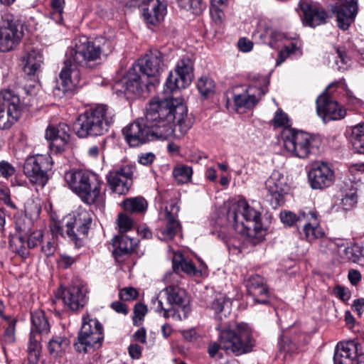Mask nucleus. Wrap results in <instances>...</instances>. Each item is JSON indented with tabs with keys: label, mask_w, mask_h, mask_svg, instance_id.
<instances>
[{
	"label": "nucleus",
	"mask_w": 364,
	"mask_h": 364,
	"mask_svg": "<svg viewBox=\"0 0 364 364\" xmlns=\"http://www.w3.org/2000/svg\"><path fill=\"white\" fill-rule=\"evenodd\" d=\"M144 119L159 134L160 139H167L174 133V121L180 132L186 134L191 128L187 108L180 98H152L146 107Z\"/></svg>",
	"instance_id": "1"
},
{
	"label": "nucleus",
	"mask_w": 364,
	"mask_h": 364,
	"mask_svg": "<svg viewBox=\"0 0 364 364\" xmlns=\"http://www.w3.org/2000/svg\"><path fill=\"white\" fill-rule=\"evenodd\" d=\"M102 53V49L98 40L90 41L84 36L75 38L67 53L69 57L60 73V85L54 90V94L63 97L80 85V71L71 63V59L76 64L87 66L90 62L100 59Z\"/></svg>",
	"instance_id": "2"
},
{
	"label": "nucleus",
	"mask_w": 364,
	"mask_h": 364,
	"mask_svg": "<svg viewBox=\"0 0 364 364\" xmlns=\"http://www.w3.org/2000/svg\"><path fill=\"white\" fill-rule=\"evenodd\" d=\"M116 119L114 110L100 104L80 114L75 124V130L80 138L101 136L107 132Z\"/></svg>",
	"instance_id": "3"
},
{
	"label": "nucleus",
	"mask_w": 364,
	"mask_h": 364,
	"mask_svg": "<svg viewBox=\"0 0 364 364\" xmlns=\"http://www.w3.org/2000/svg\"><path fill=\"white\" fill-rule=\"evenodd\" d=\"M216 328L219 331L218 341L225 351L238 356L252 350L255 341L247 323L220 322Z\"/></svg>",
	"instance_id": "4"
},
{
	"label": "nucleus",
	"mask_w": 364,
	"mask_h": 364,
	"mask_svg": "<svg viewBox=\"0 0 364 364\" xmlns=\"http://www.w3.org/2000/svg\"><path fill=\"white\" fill-rule=\"evenodd\" d=\"M281 137L285 150L301 159L316 154L321 145L319 136L292 128L284 129Z\"/></svg>",
	"instance_id": "5"
},
{
	"label": "nucleus",
	"mask_w": 364,
	"mask_h": 364,
	"mask_svg": "<svg viewBox=\"0 0 364 364\" xmlns=\"http://www.w3.org/2000/svg\"><path fill=\"white\" fill-rule=\"evenodd\" d=\"M65 179L84 203L93 204L100 197L102 182L95 174L84 170H71L65 173Z\"/></svg>",
	"instance_id": "6"
},
{
	"label": "nucleus",
	"mask_w": 364,
	"mask_h": 364,
	"mask_svg": "<svg viewBox=\"0 0 364 364\" xmlns=\"http://www.w3.org/2000/svg\"><path fill=\"white\" fill-rule=\"evenodd\" d=\"M227 218L235 229L242 234L250 235L252 231L257 233L262 229L260 213L244 199L232 205Z\"/></svg>",
	"instance_id": "7"
},
{
	"label": "nucleus",
	"mask_w": 364,
	"mask_h": 364,
	"mask_svg": "<svg viewBox=\"0 0 364 364\" xmlns=\"http://www.w3.org/2000/svg\"><path fill=\"white\" fill-rule=\"evenodd\" d=\"M104 339L103 327L100 321L86 314L82 316V323L74 343L75 348L80 353H88L102 346Z\"/></svg>",
	"instance_id": "8"
},
{
	"label": "nucleus",
	"mask_w": 364,
	"mask_h": 364,
	"mask_svg": "<svg viewBox=\"0 0 364 364\" xmlns=\"http://www.w3.org/2000/svg\"><path fill=\"white\" fill-rule=\"evenodd\" d=\"M188 302L184 289L176 285H168L160 291L159 296L154 301V305L156 311L163 313V316L168 318L176 316L174 306L186 311Z\"/></svg>",
	"instance_id": "9"
},
{
	"label": "nucleus",
	"mask_w": 364,
	"mask_h": 364,
	"mask_svg": "<svg viewBox=\"0 0 364 364\" xmlns=\"http://www.w3.org/2000/svg\"><path fill=\"white\" fill-rule=\"evenodd\" d=\"M64 220H65V228L67 236L75 243L76 247H81L82 240L88 235L92 222V214L85 209L79 208Z\"/></svg>",
	"instance_id": "10"
},
{
	"label": "nucleus",
	"mask_w": 364,
	"mask_h": 364,
	"mask_svg": "<svg viewBox=\"0 0 364 364\" xmlns=\"http://www.w3.org/2000/svg\"><path fill=\"white\" fill-rule=\"evenodd\" d=\"M193 77V61L188 55H184L178 61L174 71L170 72L165 83V91L173 93L184 89Z\"/></svg>",
	"instance_id": "11"
},
{
	"label": "nucleus",
	"mask_w": 364,
	"mask_h": 364,
	"mask_svg": "<svg viewBox=\"0 0 364 364\" xmlns=\"http://www.w3.org/2000/svg\"><path fill=\"white\" fill-rule=\"evenodd\" d=\"M20 99L13 91L0 92V129H9L20 118Z\"/></svg>",
	"instance_id": "12"
},
{
	"label": "nucleus",
	"mask_w": 364,
	"mask_h": 364,
	"mask_svg": "<svg viewBox=\"0 0 364 364\" xmlns=\"http://www.w3.org/2000/svg\"><path fill=\"white\" fill-rule=\"evenodd\" d=\"M52 164L50 156L43 154L31 156L24 163L23 173L32 183L43 187L48 181L47 171L51 168Z\"/></svg>",
	"instance_id": "13"
},
{
	"label": "nucleus",
	"mask_w": 364,
	"mask_h": 364,
	"mask_svg": "<svg viewBox=\"0 0 364 364\" xmlns=\"http://www.w3.org/2000/svg\"><path fill=\"white\" fill-rule=\"evenodd\" d=\"M122 133L126 141L132 147L139 146L148 141L160 139L159 134L148 124L144 118L139 119L124 127Z\"/></svg>",
	"instance_id": "14"
},
{
	"label": "nucleus",
	"mask_w": 364,
	"mask_h": 364,
	"mask_svg": "<svg viewBox=\"0 0 364 364\" xmlns=\"http://www.w3.org/2000/svg\"><path fill=\"white\" fill-rule=\"evenodd\" d=\"M332 83L316 99V112L324 122L340 120L346 115V110L330 95L328 90L336 85Z\"/></svg>",
	"instance_id": "15"
},
{
	"label": "nucleus",
	"mask_w": 364,
	"mask_h": 364,
	"mask_svg": "<svg viewBox=\"0 0 364 364\" xmlns=\"http://www.w3.org/2000/svg\"><path fill=\"white\" fill-rule=\"evenodd\" d=\"M23 36L22 26L15 20L4 18L0 22V52L14 50Z\"/></svg>",
	"instance_id": "16"
},
{
	"label": "nucleus",
	"mask_w": 364,
	"mask_h": 364,
	"mask_svg": "<svg viewBox=\"0 0 364 364\" xmlns=\"http://www.w3.org/2000/svg\"><path fill=\"white\" fill-rule=\"evenodd\" d=\"M141 73L149 80V83L156 85L159 82L158 77L164 70L163 55L159 50H154L146 54L140 59L136 65Z\"/></svg>",
	"instance_id": "17"
},
{
	"label": "nucleus",
	"mask_w": 364,
	"mask_h": 364,
	"mask_svg": "<svg viewBox=\"0 0 364 364\" xmlns=\"http://www.w3.org/2000/svg\"><path fill=\"white\" fill-rule=\"evenodd\" d=\"M117 85L124 88L123 92L125 95L134 96H141L144 92H149L151 87L155 86L149 83V80H146L144 75L137 73L136 67L131 68Z\"/></svg>",
	"instance_id": "18"
},
{
	"label": "nucleus",
	"mask_w": 364,
	"mask_h": 364,
	"mask_svg": "<svg viewBox=\"0 0 364 364\" xmlns=\"http://www.w3.org/2000/svg\"><path fill=\"white\" fill-rule=\"evenodd\" d=\"M134 170L132 165H125L110 171L106 178L111 190L119 195L126 194L132 184Z\"/></svg>",
	"instance_id": "19"
},
{
	"label": "nucleus",
	"mask_w": 364,
	"mask_h": 364,
	"mask_svg": "<svg viewBox=\"0 0 364 364\" xmlns=\"http://www.w3.org/2000/svg\"><path fill=\"white\" fill-rule=\"evenodd\" d=\"M16 229L18 231L10 240V247L14 252H16L23 258L29 255L28 249H33L41 243L43 234L41 230H36L29 235L25 239L21 232H25L18 224H16Z\"/></svg>",
	"instance_id": "20"
},
{
	"label": "nucleus",
	"mask_w": 364,
	"mask_h": 364,
	"mask_svg": "<svg viewBox=\"0 0 364 364\" xmlns=\"http://www.w3.org/2000/svg\"><path fill=\"white\" fill-rule=\"evenodd\" d=\"M266 188L269 193V203L274 209L284 202V196L289 191L287 178L278 171H274L265 182Z\"/></svg>",
	"instance_id": "21"
},
{
	"label": "nucleus",
	"mask_w": 364,
	"mask_h": 364,
	"mask_svg": "<svg viewBox=\"0 0 364 364\" xmlns=\"http://www.w3.org/2000/svg\"><path fill=\"white\" fill-rule=\"evenodd\" d=\"M308 178L313 189H323L332 184L334 174L327 163L316 161L312 164Z\"/></svg>",
	"instance_id": "22"
},
{
	"label": "nucleus",
	"mask_w": 364,
	"mask_h": 364,
	"mask_svg": "<svg viewBox=\"0 0 364 364\" xmlns=\"http://www.w3.org/2000/svg\"><path fill=\"white\" fill-rule=\"evenodd\" d=\"M70 127L65 123L57 127L48 126L46 139L50 141L49 147L52 154L61 153L65 150L70 139Z\"/></svg>",
	"instance_id": "23"
},
{
	"label": "nucleus",
	"mask_w": 364,
	"mask_h": 364,
	"mask_svg": "<svg viewBox=\"0 0 364 364\" xmlns=\"http://www.w3.org/2000/svg\"><path fill=\"white\" fill-rule=\"evenodd\" d=\"M178 211L179 207L175 203H171L168 207L165 208L166 225L156 230L159 239L161 240H171L179 232L181 225L177 220Z\"/></svg>",
	"instance_id": "24"
},
{
	"label": "nucleus",
	"mask_w": 364,
	"mask_h": 364,
	"mask_svg": "<svg viewBox=\"0 0 364 364\" xmlns=\"http://www.w3.org/2000/svg\"><path fill=\"white\" fill-rule=\"evenodd\" d=\"M62 301L72 311H78L87 303L86 291L80 285H71L62 292Z\"/></svg>",
	"instance_id": "25"
},
{
	"label": "nucleus",
	"mask_w": 364,
	"mask_h": 364,
	"mask_svg": "<svg viewBox=\"0 0 364 364\" xmlns=\"http://www.w3.org/2000/svg\"><path fill=\"white\" fill-rule=\"evenodd\" d=\"M141 4L143 16L146 23L155 25L163 20L166 14L165 6L159 0H137Z\"/></svg>",
	"instance_id": "26"
},
{
	"label": "nucleus",
	"mask_w": 364,
	"mask_h": 364,
	"mask_svg": "<svg viewBox=\"0 0 364 364\" xmlns=\"http://www.w3.org/2000/svg\"><path fill=\"white\" fill-rule=\"evenodd\" d=\"M358 346L353 341L338 343L336 347L334 364H353L354 359H358Z\"/></svg>",
	"instance_id": "27"
},
{
	"label": "nucleus",
	"mask_w": 364,
	"mask_h": 364,
	"mask_svg": "<svg viewBox=\"0 0 364 364\" xmlns=\"http://www.w3.org/2000/svg\"><path fill=\"white\" fill-rule=\"evenodd\" d=\"M299 6L302 12L304 23L306 25L315 27L326 22L328 15L324 9L311 5L306 1L301 2Z\"/></svg>",
	"instance_id": "28"
},
{
	"label": "nucleus",
	"mask_w": 364,
	"mask_h": 364,
	"mask_svg": "<svg viewBox=\"0 0 364 364\" xmlns=\"http://www.w3.org/2000/svg\"><path fill=\"white\" fill-rule=\"evenodd\" d=\"M267 87L256 88L254 92L252 89H249L247 93L236 95L234 96V104L236 109H252L262 96L267 92Z\"/></svg>",
	"instance_id": "29"
},
{
	"label": "nucleus",
	"mask_w": 364,
	"mask_h": 364,
	"mask_svg": "<svg viewBox=\"0 0 364 364\" xmlns=\"http://www.w3.org/2000/svg\"><path fill=\"white\" fill-rule=\"evenodd\" d=\"M210 308L214 311L215 318L220 322H230L228 316L230 314L232 301L226 295L217 294L210 304Z\"/></svg>",
	"instance_id": "30"
},
{
	"label": "nucleus",
	"mask_w": 364,
	"mask_h": 364,
	"mask_svg": "<svg viewBox=\"0 0 364 364\" xmlns=\"http://www.w3.org/2000/svg\"><path fill=\"white\" fill-rule=\"evenodd\" d=\"M306 215V218L303 220L301 226L302 225L304 238L311 242L317 238L321 237L323 232L319 226L316 213L309 210Z\"/></svg>",
	"instance_id": "31"
},
{
	"label": "nucleus",
	"mask_w": 364,
	"mask_h": 364,
	"mask_svg": "<svg viewBox=\"0 0 364 364\" xmlns=\"http://www.w3.org/2000/svg\"><path fill=\"white\" fill-rule=\"evenodd\" d=\"M31 320L30 336L34 334L37 338H41V335H48L50 333V326L43 311L37 310L31 312Z\"/></svg>",
	"instance_id": "32"
},
{
	"label": "nucleus",
	"mask_w": 364,
	"mask_h": 364,
	"mask_svg": "<svg viewBox=\"0 0 364 364\" xmlns=\"http://www.w3.org/2000/svg\"><path fill=\"white\" fill-rule=\"evenodd\" d=\"M23 72L28 75H36L41 71L43 63L42 54L36 50H32L23 57Z\"/></svg>",
	"instance_id": "33"
},
{
	"label": "nucleus",
	"mask_w": 364,
	"mask_h": 364,
	"mask_svg": "<svg viewBox=\"0 0 364 364\" xmlns=\"http://www.w3.org/2000/svg\"><path fill=\"white\" fill-rule=\"evenodd\" d=\"M70 341L65 336H53L48 343L49 353L54 356H61L68 348Z\"/></svg>",
	"instance_id": "34"
},
{
	"label": "nucleus",
	"mask_w": 364,
	"mask_h": 364,
	"mask_svg": "<svg viewBox=\"0 0 364 364\" xmlns=\"http://www.w3.org/2000/svg\"><path fill=\"white\" fill-rule=\"evenodd\" d=\"M121 205L125 212L134 214H144L148 206L147 201L141 196L127 198Z\"/></svg>",
	"instance_id": "35"
},
{
	"label": "nucleus",
	"mask_w": 364,
	"mask_h": 364,
	"mask_svg": "<svg viewBox=\"0 0 364 364\" xmlns=\"http://www.w3.org/2000/svg\"><path fill=\"white\" fill-rule=\"evenodd\" d=\"M115 249L113 252L115 257L127 255L134 250V241L126 235L115 236L113 239Z\"/></svg>",
	"instance_id": "36"
},
{
	"label": "nucleus",
	"mask_w": 364,
	"mask_h": 364,
	"mask_svg": "<svg viewBox=\"0 0 364 364\" xmlns=\"http://www.w3.org/2000/svg\"><path fill=\"white\" fill-rule=\"evenodd\" d=\"M172 262L173 268L175 271L181 269L183 272L192 276L198 273L193 262L183 258L181 254H175Z\"/></svg>",
	"instance_id": "37"
},
{
	"label": "nucleus",
	"mask_w": 364,
	"mask_h": 364,
	"mask_svg": "<svg viewBox=\"0 0 364 364\" xmlns=\"http://www.w3.org/2000/svg\"><path fill=\"white\" fill-rule=\"evenodd\" d=\"M351 143L353 149L364 154V123L357 124L352 129Z\"/></svg>",
	"instance_id": "38"
},
{
	"label": "nucleus",
	"mask_w": 364,
	"mask_h": 364,
	"mask_svg": "<svg viewBox=\"0 0 364 364\" xmlns=\"http://www.w3.org/2000/svg\"><path fill=\"white\" fill-rule=\"evenodd\" d=\"M41 348V338L32 334L28 344V360L30 363L36 364L38 362Z\"/></svg>",
	"instance_id": "39"
},
{
	"label": "nucleus",
	"mask_w": 364,
	"mask_h": 364,
	"mask_svg": "<svg viewBox=\"0 0 364 364\" xmlns=\"http://www.w3.org/2000/svg\"><path fill=\"white\" fill-rule=\"evenodd\" d=\"M192 175L193 169L187 165H178L173 170V176L179 184L189 182L191 180Z\"/></svg>",
	"instance_id": "40"
},
{
	"label": "nucleus",
	"mask_w": 364,
	"mask_h": 364,
	"mask_svg": "<svg viewBox=\"0 0 364 364\" xmlns=\"http://www.w3.org/2000/svg\"><path fill=\"white\" fill-rule=\"evenodd\" d=\"M306 213H307L301 212L298 216H296L292 212L284 211L280 213V218L284 224H286L289 226H291L295 224L299 228L301 226L303 220L306 218Z\"/></svg>",
	"instance_id": "41"
},
{
	"label": "nucleus",
	"mask_w": 364,
	"mask_h": 364,
	"mask_svg": "<svg viewBox=\"0 0 364 364\" xmlns=\"http://www.w3.org/2000/svg\"><path fill=\"white\" fill-rule=\"evenodd\" d=\"M215 87L214 81L207 76L201 77L197 83L198 90L204 97H208L213 95Z\"/></svg>",
	"instance_id": "42"
},
{
	"label": "nucleus",
	"mask_w": 364,
	"mask_h": 364,
	"mask_svg": "<svg viewBox=\"0 0 364 364\" xmlns=\"http://www.w3.org/2000/svg\"><path fill=\"white\" fill-rule=\"evenodd\" d=\"M178 6L186 10H191L195 14H200L205 8L203 0H176Z\"/></svg>",
	"instance_id": "43"
},
{
	"label": "nucleus",
	"mask_w": 364,
	"mask_h": 364,
	"mask_svg": "<svg viewBox=\"0 0 364 364\" xmlns=\"http://www.w3.org/2000/svg\"><path fill=\"white\" fill-rule=\"evenodd\" d=\"M249 294L254 298V300L257 303L262 304H267L269 303V293L266 283L257 289L255 292L252 291Z\"/></svg>",
	"instance_id": "44"
},
{
	"label": "nucleus",
	"mask_w": 364,
	"mask_h": 364,
	"mask_svg": "<svg viewBox=\"0 0 364 364\" xmlns=\"http://www.w3.org/2000/svg\"><path fill=\"white\" fill-rule=\"evenodd\" d=\"M65 4V0H50V6L53 10L51 18L57 23H60L63 21Z\"/></svg>",
	"instance_id": "45"
},
{
	"label": "nucleus",
	"mask_w": 364,
	"mask_h": 364,
	"mask_svg": "<svg viewBox=\"0 0 364 364\" xmlns=\"http://www.w3.org/2000/svg\"><path fill=\"white\" fill-rule=\"evenodd\" d=\"M146 313L147 308L146 305L141 303L136 304L134 307V316L132 317L133 324L136 326H139Z\"/></svg>",
	"instance_id": "46"
},
{
	"label": "nucleus",
	"mask_w": 364,
	"mask_h": 364,
	"mask_svg": "<svg viewBox=\"0 0 364 364\" xmlns=\"http://www.w3.org/2000/svg\"><path fill=\"white\" fill-rule=\"evenodd\" d=\"M134 225L133 220L126 213H119L118 215V227L119 232L123 233L130 230Z\"/></svg>",
	"instance_id": "47"
},
{
	"label": "nucleus",
	"mask_w": 364,
	"mask_h": 364,
	"mask_svg": "<svg viewBox=\"0 0 364 364\" xmlns=\"http://www.w3.org/2000/svg\"><path fill=\"white\" fill-rule=\"evenodd\" d=\"M273 122L274 127H284L285 128H289L290 122L289 117L286 113H284L282 109H279L274 117Z\"/></svg>",
	"instance_id": "48"
},
{
	"label": "nucleus",
	"mask_w": 364,
	"mask_h": 364,
	"mask_svg": "<svg viewBox=\"0 0 364 364\" xmlns=\"http://www.w3.org/2000/svg\"><path fill=\"white\" fill-rule=\"evenodd\" d=\"M265 284V281L263 277L258 274H255L254 276L250 277L247 281V288L248 293L250 294L252 291H255L260 286Z\"/></svg>",
	"instance_id": "49"
},
{
	"label": "nucleus",
	"mask_w": 364,
	"mask_h": 364,
	"mask_svg": "<svg viewBox=\"0 0 364 364\" xmlns=\"http://www.w3.org/2000/svg\"><path fill=\"white\" fill-rule=\"evenodd\" d=\"M336 52L338 55V58H339V61L338 60H336V63L338 65V69H346L347 65L350 61V58L348 56L346 50L343 48H336Z\"/></svg>",
	"instance_id": "50"
},
{
	"label": "nucleus",
	"mask_w": 364,
	"mask_h": 364,
	"mask_svg": "<svg viewBox=\"0 0 364 364\" xmlns=\"http://www.w3.org/2000/svg\"><path fill=\"white\" fill-rule=\"evenodd\" d=\"M8 326L4 331V340L7 343H12L15 341V327L16 321L15 319H9Z\"/></svg>",
	"instance_id": "51"
},
{
	"label": "nucleus",
	"mask_w": 364,
	"mask_h": 364,
	"mask_svg": "<svg viewBox=\"0 0 364 364\" xmlns=\"http://www.w3.org/2000/svg\"><path fill=\"white\" fill-rule=\"evenodd\" d=\"M343 253L348 259L358 262L360 255V248L359 246L347 247L344 249Z\"/></svg>",
	"instance_id": "52"
},
{
	"label": "nucleus",
	"mask_w": 364,
	"mask_h": 364,
	"mask_svg": "<svg viewBox=\"0 0 364 364\" xmlns=\"http://www.w3.org/2000/svg\"><path fill=\"white\" fill-rule=\"evenodd\" d=\"M138 291L133 287H126L120 290L119 296L124 301H132L137 298Z\"/></svg>",
	"instance_id": "53"
},
{
	"label": "nucleus",
	"mask_w": 364,
	"mask_h": 364,
	"mask_svg": "<svg viewBox=\"0 0 364 364\" xmlns=\"http://www.w3.org/2000/svg\"><path fill=\"white\" fill-rule=\"evenodd\" d=\"M41 208L38 204L34 201H28L25 205V213L26 215L31 218H36L39 215Z\"/></svg>",
	"instance_id": "54"
},
{
	"label": "nucleus",
	"mask_w": 364,
	"mask_h": 364,
	"mask_svg": "<svg viewBox=\"0 0 364 364\" xmlns=\"http://www.w3.org/2000/svg\"><path fill=\"white\" fill-rule=\"evenodd\" d=\"M15 173V168L9 162L2 161L0 162V176L8 178Z\"/></svg>",
	"instance_id": "55"
},
{
	"label": "nucleus",
	"mask_w": 364,
	"mask_h": 364,
	"mask_svg": "<svg viewBox=\"0 0 364 364\" xmlns=\"http://www.w3.org/2000/svg\"><path fill=\"white\" fill-rule=\"evenodd\" d=\"M56 248L57 244L55 240L51 239L41 246V252L45 255V256L50 257L55 254Z\"/></svg>",
	"instance_id": "56"
},
{
	"label": "nucleus",
	"mask_w": 364,
	"mask_h": 364,
	"mask_svg": "<svg viewBox=\"0 0 364 364\" xmlns=\"http://www.w3.org/2000/svg\"><path fill=\"white\" fill-rule=\"evenodd\" d=\"M334 294L343 301H346L350 298V290L343 286L338 285L333 289Z\"/></svg>",
	"instance_id": "57"
},
{
	"label": "nucleus",
	"mask_w": 364,
	"mask_h": 364,
	"mask_svg": "<svg viewBox=\"0 0 364 364\" xmlns=\"http://www.w3.org/2000/svg\"><path fill=\"white\" fill-rule=\"evenodd\" d=\"M220 349H222V345L219 341L218 343L212 342L208 346V353L211 358H215L218 355V358H221L222 354L219 353Z\"/></svg>",
	"instance_id": "58"
},
{
	"label": "nucleus",
	"mask_w": 364,
	"mask_h": 364,
	"mask_svg": "<svg viewBox=\"0 0 364 364\" xmlns=\"http://www.w3.org/2000/svg\"><path fill=\"white\" fill-rule=\"evenodd\" d=\"M75 262V258L67 255H61L58 259V264L61 268L67 269L70 267Z\"/></svg>",
	"instance_id": "59"
},
{
	"label": "nucleus",
	"mask_w": 364,
	"mask_h": 364,
	"mask_svg": "<svg viewBox=\"0 0 364 364\" xmlns=\"http://www.w3.org/2000/svg\"><path fill=\"white\" fill-rule=\"evenodd\" d=\"M296 48V45L292 43V50H290L288 47H285L284 49L280 50V52L278 54V57L277 58L276 61V65H280L282 63L285 61V60L289 56V53L294 52Z\"/></svg>",
	"instance_id": "60"
},
{
	"label": "nucleus",
	"mask_w": 364,
	"mask_h": 364,
	"mask_svg": "<svg viewBox=\"0 0 364 364\" xmlns=\"http://www.w3.org/2000/svg\"><path fill=\"white\" fill-rule=\"evenodd\" d=\"M111 308L117 313L124 315H127L129 312L127 306L119 301L112 302L111 304Z\"/></svg>",
	"instance_id": "61"
},
{
	"label": "nucleus",
	"mask_w": 364,
	"mask_h": 364,
	"mask_svg": "<svg viewBox=\"0 0 364 364\" xmlns=\"http://www.w3.org/2000/svg\"><path fill=\"white\" fill-rule=\"evenodd\" d=\"M155 158V155L151 152L141 154L139 156V162L143 165L148 166L154 162Z\"/></svg>",
	"instance_id": "62"
},
{
	"label": "nucleus",
	"mask_w": 364,
	"mask_h": 364,
	"mask_svg": "<svg viewBox=\"0 0 364 364\" xmlns=\"http://www.w3.org/2000/svg\"><path fill=\"white\" fill-rule=\"evenodd\" d=\"M239 49L242 52H249L252 49L253 43L252 41L243 38H240L237 43Z\"/></svg>",
	"instance_id": "63"
},
{
	"label": "nucleus",
	"mask_w": 364,
	"mask_h": 364,
	"mask_svg": "<svg viewBox=\"0 0 364 364\" xmlns=\"http://www.w3.org/2000/svg\"><path fill=\"white\" fill-rule=\"evenodd\" d=\"M352 309L355 311L358 316H361L364 312V299H358L353 301Z\"/></svg>",
	"instance_id": "64"
}]
</instances>
